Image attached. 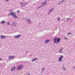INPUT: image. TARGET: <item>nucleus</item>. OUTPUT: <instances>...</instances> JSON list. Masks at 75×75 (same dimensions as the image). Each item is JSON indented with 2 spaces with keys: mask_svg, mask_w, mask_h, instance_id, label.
I'll list each match as a JSON object with an SVG mask.
<instances>
[{
  "mask_svg": "<svg viewBox=\"0 0 75 75\" xmlns=\"http://www.w3.org/2000/svg\"><path fill=\"white\" fill-rule=\"evenodd\" d=\"M1 24H4V23H5V21H3L1 22Z\"/></svg>",
  "mask_w": 75,
  "mask_h": 75,
  "instance_id": "nucleus-10",
  "label": "nucleus"
},
{
  "mask_svg": "<svg viewBox=\"0 0 75 75\" xmlns=\"http://www.w3.org/2000/svg\"><path fill=\"white\" fill-rule=\"evenodd\" d=\"M28 75H30V74H28Z\"/></svg>",
  "mask_w": 75,
  "mask_h": 75,
  "instance_id": "nucleus-25",
  "label": "nucleus"
},
{
  "mask_svg": "<svg viewBox=\"0 0 75 75\" xmlns=\"http://www.w3.org/2000/svg\"><path fill=\"white\" fill-rule=\"evenodd\" d=\"M68 20H69V18H68Z\"/></svg>",
  "mask_w": 75,
  "mask_h": 75,
  "instance_id": "nucleus-26",
  "label": "nucleus"
},
{
  "mask_svg": "<svg viewBox=\"0 0 75 75\" xmlns=\"http://www.w3.org/2000/svg\"><path fill=\"white\" fill-rule=\"evenodd\" d=\"M69 34H71V33H69L68 34V35H69Z\"/></svg>",
  "mask_w": 75,
  "mask_h": 75,
  "instance_id": "nucleus-16",
  "label": "nucleus"
},
{
  "mask_svg": "<svg viewBox=\"0 0 75 75\" xmlns=\"http://www.w3.org/2000/svg\"><path fill=\"white\" fill-rule=\"evenodd\" d=\"M75 68V66H74V68H74V69Z\"/></svg>",
  "mask_w": 75,
  "mask_h": 75,
  "instance_id": "nucleus-24",
  "label": "nucleus"
},
{
  "mask_svg": "<svg viewBox=\"0 0 75 75\" xmlns=\"http://www.w3.org/2000/svg\"><path fill=\"white\" fill-rule=\"evenodd\" d=\"M49 41H50L49 40H47L45 42V43H47V42H48Z\"/></svg>",
  "mask_w": 75,
  "mask_h": 75,
  "instance_id": "nucleus-9",
  "label": "nucleus"
},
{
  "mask_svg": "<svg viewBox=\"0 0 75 75\" xmlns=\"http://www.w3.org/2000/svg\"><path fill=\"white\" fill-rule=\"evenodd\" d=\"M10 15L11 16H13V17H15L16 18H17V16L16 15V13H10Z\"/></svg>",
  "mask_w": 75,
  "mask_h": 75,
  "instance_id": "nucleus-2",
  "label": "nucleus"
},
{
  "mask_svg": "<svg viewBox=\"0 0 75 75\" xmlns=\"http://www.w3.org/2000/svg\"><path fill=\"white\" fill-rule=\"evenodd\" d=\"M17 12H18V13H20V11H17Z\"/></svg>",
  "mask_w": 75,
  "mask_h": 75,
  "instance_id": "nucleus-19",
  "label": "nucleus"
},
{
  "mask_svg": "<svg viewBox=\"0 0 75 75\" xmlns=\"http://www.w3.org/2000/svg\"><path fill=\"white\" fill-rule=\"evenodd\" d=\"M35 60H37V58H35Z\"/></svg>",
  "mask_w": 75,
  "mask_h": 75,
  "instance_id": "nucleus-17",
  "label": "nucleus"
},
{
  "mask_svg": "<svg viewBox=\"0 0 75 75\" xmlns=\"http://www.w3.org/2000/svg\"><path fill=\"white\" fill-rule=\"evenodd\" d=\"M64 1H65V0H63V1H61V2H63Z\"/></svg>",
  "mask_w": 75,
  "mask_h": 75,
  "instance_id": "nucleus-18",
  "label": "nucleus"
},
{
  "mask_svg": "<svg viewBox=\"0 0 75 75\" xmlns=\"http://www.w3.org/2000/svg\"><path fill=\"white\" fill-rule=\"evenodd\" d=\"M23 65H21L19 66L17 69V70H20V69H22V68H23Z\"/></svg>",
  "mask_w": 75,
  "mask_h": 75,
  "instance_id": "nucleus-3",
  "label": "nucleus"
},
{
  "mask_svg": "<svg viewBox=\"0 0 75 75\" xmlns=\"http://www.w3.org/2000/svg\"><path fill=\"white\" fill-rule=\"evenodd\" d=\"M60 20V17H58L57 18V21H59Z\"/></svg>",
  "mask_w": 75,
  "mask_h": 75,
  "instance_id": "nucleus-12",
  "label": "nucleus"
},
{
  "mask_svg": "<svg viewBox=\"0 0 75 75\" xmlns=\"http://www.w3.org/2000/svg\"><path fill=\"white\" fill-rule=\"evenodd\" d=\"M64 39L65 40H68V38H64Z\"/></svg>",
  "mask_w": 75,
  "mask_h": 75,
  "instance_id": "nucleus-15",
  "label": "nucleus"
},
{
  "mask_svg": "<svg viewBox=\"0 0 75 75\" xmlns=\"http://www.w3.org/2000/svg\"><path fill=\"white\" fill-rule=\"evenodd\" d=\"M63 69H64V71H65V69L64 68H63Z\"/></svg>",
  "mask_w": 75,
  "mask_h": 75,
  "instance_id": "nucleus-20",
  "label": "nucleus"
},
{
  "mask_svg": "<svg viewBox=\"0 0 75 75\" xmlns=\"http://www.w3.org/2000/svg\"><path fill=\"white\" fill-rule=\"evenodd\" d=\"M6 37L4 35H1V38L2 39H4V38H5Z\"/></svg>",
  "mask_w": 75,
  "mask_h": 75,
  "instance_id": "nucleus-6",
  "label": "nucleus"
},
{
  "mask_svg": "<svg viewBox=\"0 0 75 75\" xmlns=\"http://www.w3.org/2000/svg\"><path fill=\"white\" fill-rule=\"evenodd\" d=\"M35 61V59H33L32 60V62H33V61Z\"/></svg>",
  "mask_w": 75,
  "mask_h": 75,
  "instance_id": "nucleus-13",
  "label": "nucleus"
},
{
  "mask_svg": "<svg viewBox=\"0 0 75 75\" xmlns=\"http://www.w3.org/2000/svg\"><path fill=\"white\" fill-rule=\"evenodd\" d=\"M21 37V35H19L18 36H15V38H19Z\"/></svg>",
  "mask_w": 75,
  "mask_h": 75,
  "instance_id": "nucleus-5",
  "label": "nucleus"
},
{
  "mask_svg": "<svg viewBox=\"0 0 75 75\" xmlns=\"http://www.w3.org/2000/svg\"><path fill=\"white\" fill-rule=\"evenodd\" d=\"M60 40H61L60 38H57V37H56L54 38L53 42L54 43H57V42H59Z\"/></svg>",
  "mask_w": 75,
  "mask_h": 75,
  "instance_id": "nucleus-1",
  "label": "nucleus"
},
{
  "mask_svg": "<svg viewBox=\"0 0 75 75\" xmlns=\"http://www.w3.org/2000/svg\"><path fill=\"white\" fill-rule=\"evenodd\" d=\"M15 69H16V67H14V68H12V69L11 70V71H12L13 70L15 71Z\"/></svg>",
  "mask_w": 75,
  "mask_h": 75,
  "instance_id": "nucleus-8",
  "label": "nucleus"
},
{
  "mask_svg": "<svg viewBox=\"0 0 75 75\" xmlns=\"http://www.w3.org/2000/svg\"><path fill=\"white\" fill-rule=\"evenodd\" d=\"M15 57H14V56H9V59H11L12 58H14Z\"/></svg>",
  "mask_w": 75,
  "mask_h": 75,
  "instance_id": "nucleus-7",
  "label": "nucleus"
},
{
  "mask_svg": "<svg viewBox=\"0 0 75 75\" xmlns=\"http://www.w3.org/2000/svg\"><path fill=\"white\" fill-rule=\"evenodd\" d=\"M59 52H62V49H60L59 51Z\"/></svg>",
  "mask_w": 75,
  "mask_h": 75,
  "instance_id": "nucleus-11",
  "label": "nucleus"
},
{
  "mask_svg": "<svg viewBox=\"0 0 75 75\" xmlns=\"http://www.w3.org/2000/svg\"><path fill=\"white\" fill-rule=\"evenodd\" d=\"M6 1H8V0H6Z\"/></svg>",
  "mask_w": 75,
  "mask_h": 75,
  "instance_id": "nucleus-21",
  "label": "nucleus"
},
{
  "mask_svg": "<svg viewBox=\"0 0 75 75\" xmlns=\"http://www.w3.org/2000/svg\"><path fill=\"white\" fill-rule=\"evenodd\" d=\"M9 24H10V23H8V25H9Z\"/></svg>",
  "mask_w": 75,
  "mask_h": 75,
  "instance_id": "nucleus-22",
  "label": "nucleus"
},
{
  "mask_svg": "<svg viewBox=\"0 0 75 75\" xmlns=\"http://www.w3.org/2000/svg\"><path fill=\"white\" fill-rule=\"evenodd\" d=\"M63 56L62 55H61L60 57H59V62H61L62 61V59H63Z\"/></svg>",
  "mask_w": 75,
  "mask_h": 75,
  "instance_id": "nucleus-4",
  "label": "nucleus"
},
{
  "mask_svg": "<svg viewBox=\"0 0 75 75\" xmlns=\"http://www.w3.org/2000/svg\"><path fill=\"white\" fill-rule=\"evenodd\" d=\"M1 59L0 58V61H1Z\"/></svg>",
  "mask_w": 75,
  "mask_h": 75,
  "instance_id": "nucleus-23",
  "label": "nucleus"
},
{
  "mask_svg": "<svg viewBox=\"0 0 75 75\" xmlns=\"http://www.w3.org/2000/svg\"><path fill=\"white\" fill-rule=\"evenodd\" d=\"M53 10H54V9H52L50 11V12H51V11Z\"/></svg>",
  "mask_w": 75,
  "mask_h": 75,
  "instance_id": "nucleus-14",
  "label": "nucleus"
}]
</instances>
